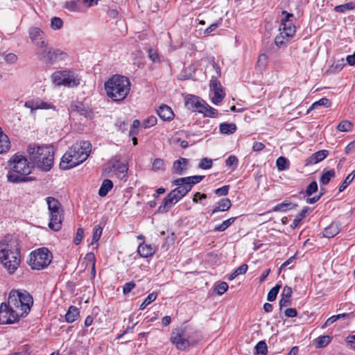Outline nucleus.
<instances>
[{
	"mask_svg": "<svg viewBox=\"0 0 355 355\" xmlns=\"http://www.w3.org/2000/svg\"><path fill=\"white\" fill-rule=\"evenodd\" d=\"M7 182L14 184L26 183L36 180L35 177L30 176L33 166L26 156L19 152L12 155L7 162Z\"/></svg>",
	"mask_w": 355,
	"mask_h": 355,
	"instance_id": "nucleus-1",
	"label": "nucleus"
},
{
	"mask_svg": "<svg viewBox=\"0 0 355 355\" xmlns=\"http://www.w3.org/2000/svg\"><path fill=\"white\" fill-rule=\"evenodd\" d=\"M92 144L89 141H80L73 144L62 155L60 163L62 170H69L83 162L89 157Z\"/></svg>",
	"mask_w": 355,
	"mask_h": 355,
	"instance_id": "nucleus-2",
	"label": "nucleus"
},
{
	"mask_svg": "<svg viewBox=\"0 0 355 355\" xmlns=\"http://www.w3.org/2000/svg\"><path fill=\"white\" fill-rule=\"evenodd\" d=\"M28 159L33 168L37 167L42 171H51L54 163V149L51 145L40 146L29 144L27 147Z\"/></svg>",
	"mask_w": 355,
	"mask_h": 355,
	"instance_id": "nucleus-3",
	"label": "nucleus"
},
{
	"mask_svg": "<svg viewBox=\"0 0 355 355\" xmlns=\"http://www.w3.org/2000/svg\"><path fill=\"white\" fill-rule=\"evenodd\" d=\"M130 81L125 76L114 74L104 84L107 96L114 102L123 101L130 91Z\"/></svg>",
	"mask_w": 355,
	"mask_h": 355,
	"instance_id": "nucleus-4",
	"label": "nucleus"
},
{
	"mask_svg": "<svg viewBox=\"0 0 355 355\" xmlns=\"http://www.w3.org/2000/svg\"><path fill=\"white\" fill-rule=\"evenodd\" d=\"M0 262L9 274H14L21 263L18 245L15 242L0 241Z\"/></svg>",
	"mask_w": 355,
	"mask_h": 355,
	"instance_id": "nucleus-5",
	"label": "nucleus"
},
{
	"mask_svg": "<svg viewBox=\"0 0 355 355\" xmlns=\"http://www.w3.org/2000/svg\"><path fill=\"white\" fill-rule=\"evenodd\" d=\"M187 327L181 325L174 328L171 334L170 342L176 347L179 351H187L191 347L197 345L201 340V335H186Z\"/></svg>",
	"mask_w": 355,
	"mask_h": 355,
	"instance_id": "nucleus-6",
	"label": "nucleus"
},
{
	"mask_svg": "<svg viewBox=\"0 0 355 355\" xmlns=\"http://www.w3.org/2000/svg\"><path fill=\"white\" fill-rule=\"evenodd\" d=\"M282 15L285 17L281 20L279 28V34L275 38V44L279 48L286 46L294 37L296 32V27L291 19L294 17V15L286 10H282Z\"/></svg>",
	"mask_w": 355,
	"mask_h": 355,
	"instance_id": "nucleus-7",
	"label": "nucleus"
},
{
	"mask_svg": "<svg viewBox=\"0 0 355 355\" xmlns=\"http://www.w3.org/2000/svg\"><path fill=\"white\" fill-rule=\"evenodd\" d=\"M46 201L48 205L50 218L49 227L55 232H58L62 228V223L64 218L62 205L58 199L53 197H47Z\"/></svg>",
	"mask_w": 355,
	"mask_h": 355,
	"instance_id": "nucleus-8",
	"label": "nucleus"
},
{
	"mask_svg": "<svg viewBox=\"0 0 355 355\" xmlns=\"http://www.w3.org/2000/svg\"><path fill=\"white\" fill-rule=\"evenodd\" d=\"M37 58L46 65H52L60 60H64L67 53L58 49L50 48L48 43L36 48Z\"/></svg>",
	"mask_w": 355,
	"mask_h": 355,
	"instance_id": "nucleus-9",
	"label": "nucleus"
},
{
	"mask_svg": "<svg viewBox=\"0 0 355 355\" xmlns=\"http://www.w3.org/2000/svg\"><path fill=\"white\" fill-rule=\"evenodd\" d=\"M52 257L51 252L47 248H39L31 252L28 263L33 270H42L50 264Z\"/></svg>",
	"mask_w": 355,
	"mask_h": 355,
	"instance_id": "nucleus-10",
	"label": "nucleus"
},
{
	"mask_svg": "<svg viewBox=\"0 0 355 355\" xmlns=\"http://www.w3.org/2000/svg\"><path fill=\"white\" fill-rule=\"evenodd\" d=\"M212 67L215 71V74L211 76L209 82V88L210 91L214 93L211 102L214 105H218L223 100L225 94L220 83L218 80V78L221 76L220 67L216 62H213Z\"/></svg>",
	"mask_w": 355,
	"mask_h": 355,
	"instance_id": "nucleus-11",
	"label": "nucleus"
},
{
	"mask_svg": "<svg viewBox=\"0 0 355 355\" xmlns=\"http://www.w3.org/2000/svg\"><path fill=\"white\" fill-rule=\"evenodd\" d=\"M53 82L56 85L74 87L80 84V80L71 71H56L52 76Z\"/></svg>",
	"mask_w": 355,
	"mask_h": 355,
	"instance_id": "nucleus-12",
	"label": "nucleus"
},
{
	"mask_svg": "<svg viewBox=\"0 0 355 355\" xmlns=\"http://www.w3.org/2000/svg\"><path fill=\"white\" fill-rule=\"evenodd\" d=\"M20 318L19 311L10 307L6 302L0 304V324L16 323Z\"/></svg>",
	"mask_w": 355,
	"mask_h": 355,
	"instance_id": "nucleus-13",
	"label": "nucleus"
},
{
	"mask_svg": "<svg viewBox=\"0 0 355 355\" xmlns=\"http://www.w3.org/2000/svg\"><path fill=\"white\" fill-rule=\"evenodd\" d=\"M19 315L21 318L26 317L30 312L33 304L32 295L26 291H20Z\"/></svg>",
	"mask_w": 355,
	"mask_h": 355,
	"instance_id": "nucleus-14",
	"label": "nucleus"
},
{
	"mask_svg": "<svg viewBox=\"0 0 355 355\" xmlns=\"http://www.w3.org/2000/svg\"><path fill=\"white\" fill-rule=\"evenodd\" d=\"M205 103L204 100L195 95L189 94L185 98V105L192 112L201 114V111L205 109Z\"/></svg>",
	"mask_w": 355,
	"mask_h": 355,
	"instance_id": "nucleus-15",
	"label": "nucleus"
},
{
	"mask_svg": "<svg viewBox=\"0 0 355 355\" xmlns=\"http://www.w3.org/2000/svg\"><path fill=\"white\" fill-rule=\"evenodd\" d=\"M71 112H76L86 119L92 120L94 118V112L87 104L83 102L72 103L70 106Z\"/></svg>",
	"mask_w": 355,
	"mask_h": 355,
	"instance_id": "nucleus-16",
	"label": "nucleus"
},
{
	"mask_svg": "<svg viewBox=\"0 0 355 355\" xmlns=\"http://www.w3.org/2000/svg\"><path fill=\"white\" fill-rule=\"evenodd\" d=\"M28 33L32 42L37 48H39L40 46H44L47 43L45 33L40 28L31 27Z\"/></svg>",
	"mask_w": 355,
	"mask_h": 355,
	"instance_id": "nucleus-17",
	"label": "nucleus"
},
{
	"mask_svg": "<svg viewBox=\"0 0 355 355\" xmlns=\"http://www.w3.org/2000/svg\"><path fill=\"white\" fill-rule=\"evenodd\" d=\"M173 184L178 186L176 188L172 190V191L178 196L181 200L192 189L187 181L184 180V178H180L173 181Z\"/></svg>",
	"mask_w": 355,
	"mask_h": 355,
	"instance_id": "nucleus-18",
	"label": "nucleus"
},
{
	"mask_svg": "<svg viewBox=\"0 0 355 355\" xmlns=\"http://www.w3.org/2000/svg\"><path fill=\"white\" fill-rule=\"evenodd\" d=\"M180 200L172 191L163 199L162 204L158 207V212L166 213L171 208Z\"/></svg>",
	"mask_w": 355,
	"mask_h": 355,
	"instance_id": "nucleus-19",
	"label": "nucleus"
},
{
	"mask_svg": "<svg viewBox=\"0 0 355 355\" xmlns=\"http://www.w3.org/2000/svg\"><path fill=\"white\" fill-rule=\"evenodd\" d=\"M189 160L187 158L179 157L173 162L171 171L173 174L182 175L188 170Z\"/></svg>",
	"mask_w": 355,
	"mask_h": 355,
	"instance_id": "nucleus-20",
	"label": "nucleus"
},
{
	"mask_svg": "<svg viewBox=\"0 0 355 355\" xmlns=\"http://www.w3.org/2000/svg\"><path fill=\"white\" fill-rule=\"evenodd\" d=\"M112 168L116 172L119 179L127 180L128 168L126 164L121 162L119 159H115L112 164Z\"/></svg>",
	"mask_w": 355,
	"mask_h": 355,
	"instance_id": "nucleus-21",
	"label": "nucleus"
},
{
	"mask_svg": "<svg viewBox=\"0 0 355 355\" xmlns=\"http://www.w3.org/2000/svg\"><path fill=\"white\" fill-rule=\"evenodd\" d=\"M157 114L164 121H171L174 118V113L172 109L165 104H162L159 107Z\"/></svg>",
	"mask_w": 355,
	"mask_h": 355,
	"instance_id": "nucleus-22",
	"label": "nucleus"
},
{
	"mask_svg": "<svg viewBox=\"0 0 355 355\" xmlns=\"http://www.w3.org/2000/svg\"><path fill=\"white\" fill-rule=\"evenodd\" d=\"M293 290L291 286H285L281 294V299L279 300V309L282 310L283 307L289 306L291 304V297L292 296Z\"/></svg>",
	"mask_w": 355,
	"mask_h": 355,
	"instance_id": "nucleus-23",
	"label": "nucleus"
},
{
	"mask_svg": "<svg viewBox=\"0 0 355 355\" xmlns=\"http://www.w3.org/2000/svg\"><path fill=\"white\" fill-rule=\"evenodd\" d=\"M329 155L327 150H320L309 156L306 160V165H313L324 159Z\"/></svg>",
	"mask_w": 355,
	"mask_h": 355,
	"instance_id": "nucleus-24",
	"label": "nucleus"
},
{
	"mask_svg": "<svg viewBox=\"0 0 355 355\" xmlns=\"http://www.w3.org/2000/svg\"><path fill=\"white\" fill-rule=\"evenodd\" d=\"M156 249L155 246L150 244H146L144 242L139 244L137 248V252L140 257L144 258H148L152 257L155 253Z\"/></svg>",
	"mask_w": 355,
	"mask_h": 355,
	"instance_id": "nucleus-25",
	"label": "nucleus"
},
{
	"mask_svg": "<svg viewBox=\"0 0 355 355\" xmlns=\"http://www.w3.org/2000/svg\"><path fill=\"white\" fill-rule=\"evenodd\" d=\"M340 223L337 221L332 222L329 226L323 230V236L326 238H333L340 232Z\"/></svg>",
	"mask_w": 355,
	"mask_h": 355,
	"instance_id": "nucleus-26",
	"label": "nucleus"
},
{
	"mask_svg": "<svg viewBox=\"0 0 355 355\" xmlns=\"http://www.w3.org/2000/svg\"><path fill=\"white\" fill-rule=\"evenodd\" d=\"M231 207L232 202L229 198H222L216 204L215 207L211 211V214L213 215L218 211H227L231 208Z\"/></svg>",
	"mask_w": 355,
	"mask_h": 355,
	"instance_id": "nucleus-27",
	"label": "nucleus"
},
{
	"mask_svg": "<svg viewBox=\"0 0 355 355\" xmlns=\"http://www.w3.org/2000/svg\"><path fill=\"white\" fill-rule=\"evenodd\" d=\"M20 299V291L12 290L8 295L7 304H9L10 307H13V309L15 308L16 310L18 311L19 309V301Z\"/></svg>",
	"mask_w": 355,
	"mask_h": 355,
	"instance_id": "nucleus-28",
	"label": "nucleus"
},
{
	"mask_svg": "<svg viewBox=\"0 0 355 355\" xmlns=\"http://www.w3.org/2000/svg\"><path fill=\"white\" fill-rule=\"evenodd\" d=\"M10 141L8 137L3 132L0 127V154L7 153L10 149Z\"/></svg>",
	"mask_w": 355,
	"mask_h": 355,
	"instance_id": "nucleus-29",
	"label": "nucleus"
},
{
	"mask_svg": "<svg viewBox=\"0 0 355 355\" xmlns=\"http://www.w3.org/2000/svg\"><path fill=\"white\" fill-rule=\"evenodd\" d=\"M80 317V311L75 306H70L65 314V320L68 323H72Z\"/></svg>",
	"mask_w": 355,
	"mask_h": 355,
	"instance_id": "nucleus-30",
	"label": "nucleus"
},
{
	"mask_svg": "<svg viewBox=\"0 0 355 355\" xmlns=\"http://www.w3.org/2000/svg\"><path fill=\"white\" fill-rule=\"evenodd\" d=\"M297 206V204L292 203L287 200H284V202L276 205L271 210V211L278 212L282 211L285 212L288 210H291L295 209Z\"/></svg>",
	"mask_w": 355,
	"mask_h": 355,
	"instance_id": "nucleus-31",
	"label": "nucleus"
},
{
	"mask_svg": "<svg viewBox=\"0 0 355 355\" xmlns=\"http://www.w3.org/2000/svg\"><path fill=\"white\" fill-rule=\"evenodd\" d=\"M331 102L326 97H323L318 101L314 102L309 108L306 110V114H309L311 111L318 109V107L323 106L324 107H330Z\"/></svg>",
	"mask_w": 355,
	"mask_h": 355,
	"instance_id": "nucleus-32",
	"label": "nucleus"
},
{
	"mask_svg": "<svg viewBox=\"0 0 355 355\" xmlns=\"http://www.w3.org/2000/svg\"><path fill=\"white\" fill-rule=\"evenodd\" d=\"M331 340L332 336H320L313 340V343L317 349H321L327 347Z\"/></svg>",
	"mask_w": 355,
	"mask_h": 355,
	"instance_id": "nucleus-33",
	"label": "nucleus"
},
{
	"mask_svg": "<svg viewBox=\"0 0 355 355\" xmlns=\"http://www.w3.org/2000/svg\"><path fill=\"white\" fill-rule=\"evenodd\" d=\"M310 211H311V209L310 207H304L293 219L291 227L293 229H295L299 225L300 222L306 217V214Z\"/></svg>",
	"mask_w": 355,
	"mask_h": 355,
	"instance_id": "nucleus-34",
	"label": "nucleus"
},
{
	"mask_svg": "<svg viewBox=\"0 0 355 355\" xmlns=\"http://www.w3.org/2000/svg\"><path fill=\"white\" fill-rule=\"evenodd\" d=\"M268 63V57L266 53H260L257 58L256 69L259 71H264Z\"/></svg>",
	"mask_w": 355,
	"mask_h": 355,
	"instance_id": "nucleus-35",
	"label": "nucleus"
},
{
	"mask_svg": "<svg viewBox=\"0 0 355 355\" xmlns=\"http://www.w3.org/2000/svg\"><path fill=\"white\" fill-rule=\"evenodd\" d=\"M113 187V182L112 180L109 179H105L101 186L100 187V189L98 190V195L101 197H105L107 196L108 192L112 189Z\"/></svg>",
	"mask_w": 355,
	"mask_h": 355,
	"instance_id": "nucleus-36",
	"label": "nucleus"
},
{
	"mask_svg": "<svg viewBox=\"0 0 355 355\" xmlns=\"http://www.w3.org/2000/svg\"><path fill=\"white\" fill-rule=\"evenodd\" d=\"M40 101V98L38 97L30 99L25 102L24 106L26 108L30 109L31 114L34 115L35 114L36 110H39Z\"/></svg>",
	"mask_w": 355,
	"mask_h": 355,
	"instance_id": "nucleus-37",
	"label": "nucleus"
},
{
	"mask_svg": "<svg viewBox=\"0 0 355 355\" xmlns=\"http://www.w3.org/2000/svg\"><path fill=\"white\" fill-rule=\"evenodd\" d=\"M220 132L224 135H232L236 130V125L234 123H222L219 126Z\"/></svg>",
	"mask_w": 355,
	"mask_h": 355,
	"instance_id": "nucleus-38",
	"label": "nucleus"
},
{
	"mask_svg": "<svg viewBox=\"0 0 355 355\" xmlns=\"http://www.w3.org/2000/svg\"><path fill=\"white\" fill-rule=\"evenodd\" d=\"M236 217H231L225 220H224L222 223L216 225L214 228V232H224L226 230L230 225H232L236 220Z\"/></svg>",
	"mask_w": 355,
	"mask_h": 355,
	"instance_id": "nucleus-39",
	"label": "nucleus"
},
{
	"mask_svg": "<svg viewBox=\"0 0 355 355\" xmlns=\"http://www.w3.org/2000/svg\"><path fill=\"white\" fill-rule=\"evenodd\" d=\"M345 63L343 59L335 61L328 69L327 73L335 74L340 72L345 67Z\"/></svg>",
	"mask_w": 355,
	"mask_h": 355,
	"instance_id": "nucleus-40",
	"label": "nucleus"
},
{
	"mask_svg": "<svg viewBox=\"0 0 355 355\" xmlns=\"http://www.w3.org/2000/svg\"><path fill=\"white\" fill-rule=\"evenodd\" d=\"M336 172L333 168L328 171H324L320 177V182L323 185H327L329 184L331 179L334 178Z\"/></svg>",
	"mask_w": 355,
	"mask_h": 355,
	"instance_id": "nucleus-41",
	"label": "nucleus"
},
{
	"mask_svg": "<svg viewBox=\"0 0 355 355\" xmlns=\"http://www.w3.org/2000/svg\"><path fill=\"white\" fill-rule=\"evenodd\" d=\"M318 189V184L315 181H312L306 188L305 191H301L300 193L304 195V197H309L315 193Z\"/></svg>",
	"mask_w": 355,
	"mask_h": 355,
	"instance_id": "nucleus-42",
	"label": "nucleus"
},
{
	"mask_svg": "<svg viewBox=\"0 0 355 355\" xmlns=\"http://www.w3.org/2000/svg\"><path fill=\"white\" fill-rule=\"evenodd\" d=\"M201 114L205 117L216 118L218 115V112L216 109L211 107L206 103L205 109L201 111Z\"/></svg>",
	"mask_w": 355,
	"mask_h": 355,
	"instance_id": "nucleus-43",
	"label": "nucleus"
},
{
	"mask_svg": "<svg viewBox=\"0 0 355 355\" xmlns=\"http://www.w3.org/2000/svg\"><path fill=\"white\" fill-rule=\"evenodd\" d=\"M354 178H355V170L352 171L346 177V178L343 181L341 184L339 186L338 191L340 193L343 191L349 185V184L354 180Z\"/></svg>",
	"mask_w": 355,
	"mask_h": 355,
	"instance_id": "nucleus-44",
	"label": "nucleus"
},
{
	"mask_svg": "<svg viewBox=\"0 0 355 355\" xmlns=\"http://www.w3.org/2000/svg\"><path fill=\"white\" fill-rule=\"evenodd\" d=\"M355 9V3L348 2L342 5L335 6L334 10L338 12L345 13L347 10Z\"/></svg>",
	"mask_w": 355,
	"mask_h": 355,
	"instance_id": "nucleus-45",
	"label": "nucleus"
},
{
	"mask_svg": "<svg viewBox=\"0 0 355 355\" xmlns=\"http://www.w3.org/2000/svg\"><path fill=\"white\" fill-rule=\"evenodd\" d=\"M205 177V175H196L193 176L184 177V180L187 181V183L189 184V185L191 186V188L192 189L195 184H197L203 180Z\"/></svg>",
	"mask_w": 355,
	"mask_h": 355,
	"instance_id": "nucleus-46",
	"label": "nucleus"
},
{
	"mask_svg": "<svg viewBox=\"0 0 355 355\" xmlns=\"http://www.w3.org/2000/svg\"><path fill=\"white\" fill-rule=\"evenodd\" d=\"M254 355H266L268 353V347L265 341L261 340L255 346Z\"/></svg>",
	"mask_w": 355,
	"mask_h": 355,
	"instance_id": "nucleus-47",
	"label": "nucleus"
},
{
	"mask_svg": "<svg viewBox=\"0 0 355 355\" xmlns=\"http://www.w3.org/2000/svg\"><path fill=\"white\" fill-rule=\"evenodd\" d=\"M276 166L279 171H284L289 167V161L285 157H279L277 159Z\"/></svg>",
	"mask_w": 355,
	"mask_h": 355,
	"instance_id": "nucleus-48",
	"label": "nucleus"
},
{
	"mask_svg": "<svg viewBox=\"0 0 355 355\" xmlns=\"http://www.w3.org/2000/svg\"><path fill=\"white\" fill-rule=\"evenodd\" d=\"M148 56L153 62L159 63L162 62V56L159 55L157 51L152 48L148 50Z\"/></svg>",
	"mask_w": 355,
	"mask_h": 355,
	"instance_id": "nucleus-49",
	"label": "nucleus"
},
{
	"mask_svg": "<svg viewBox=\"0 0 355 355\" xmlns=\"http://www.w3.org/2000/svg\"><path fill=\"white\" fill-rule=\"evenodd\" d=\"M207 198V194L202 193L200 192H196L193 197V202L195 203H199L202 206H205L207 203L206 201Z\"/></svg>",
	"mask_w": 355,
	"mask_h": 355,
	"instance_id": "nucleus-50",
	"label": "nucleus"
},
{
	"mask_svg": "<svg viewBox=\"0 0 355 355\" xmlns=\"http://www.w3.org/2000/svg\"><path fill=\"white\" fill-rule=\"evenodd\" d=\"M225 165L234 171L239 165V159L236 156L234 155H230L225 160Z\"/></svg>",
	"mask_w": 355,
	"mask_h": 355,
	"instance_id": "nucleus-51",
	"label": "nucleus"
},
{
	"mask_svg": "<svg viewBox=\"0 0 355 355\" xmlns=\"http://www.w3.org/2000/svg\"><path fill=\"white\" fill-rule=\"evenodd\" d=\"M281 288V284H277L268 292L267 295V300L268 302H273L276 300L277 294Z\"/></svg>",
	"mask_w": 355,
	"mask_h": 355,
	"instance_id": "nucleus-52",
	"label": "nucleus"
},
{
	"mask_svg": "<svg viewBox=\"0 0 355 355\" xmlns=\"http://www.w3.org/2000/svg\"><path fill=\"white\" fill-rule=\"evenodd\" d=\"M157 297V294L155 292L150 293L139 306V310H144L148 304L154 302Z\"/></svg>",
	"mask_w": 355,
	"mask_h": 355,
	"instance_id": "nucleus-53",
	"label": "nucleus"
},
{
	"mask_svg": "<svg viewBox=\"0 0 355 355\" xmlns=\"http://www.w3.org/2000/svg\"><path fill=\"white\" fill-rule=\"evenodd\" d=\"M80 1H81V0H71L67 1L65 3L64 8L72 12L79 11L80 6H79L78 3Z\"/></svg>",
	"mask_w": 355,
	"mask_h": 355,
	"instance_id": "nucleus-54",
	"label": "nucleus"
},
{
	"mask_svg": "<svg viewBox=\"0 0 355 355\" xmlns=\"http://www.w3.org/2000/svg\"><path fill=\"white\" fill-rule=\"evenodd\" d=\"M152 170L157 171L159 170H165V164L164 159L161 158H156L152 163Z\"/></svg>",
	"mask_w": 355,
	"mask_h": 355,
	"instance_id": "nucleus-55",
	"label": "nucleus"
},
{
	"mask_svg": "<svg viewBox=\"0 0 355 355\" xmlns=\"http://www.w3.org/2000/svg\"><path fill=\"white\" fill-rule=\"evenodd\" d=\"M223 24V19L219 18L216 22L211 24L209 27H207L205 31L204 34L205 35H209L211 34L213 31H214L217 28Z\"/></svg>",
	"mask_w": 355,
	"mask_h": 355,
	"instance_id": "nucleus-56",
	"label": "nucleus"
},
{
	"mask_svg": "<svg viewBox=\"0 0 355 355\" xmlns=\"http://www.w3.org/2000/svg\"><path fill=\"white\" fill-rule=\"evenodd\" d=\"M213 161L207 157H203L200 159L198 168L204 170L209 169L212 167Z\"/></svg>",
	"mask_w": 355,
	"mask_h": 355,
	"instance_id": "nucleus-57",
	"label": "nucleus"
},
{
	"mask_svg": "<svg viewBox=\"0 0 355 355\" xmlns=\"http://www.w3.org/2000/svg\"><path fill=\"white\" fill-rule=\"evenodd\" d=\"M353 127L352 123L349 121H342L339 123L337 128L340 132H349Z\"/></svg>",
	"mask_w": 355,
	"mask_h": 355,
	"instance_id": "nucleus-58",
	"label": "nucleus"
},
{
	"mask_svg": "<svg viewBox=\"0 0 355 355\" xmlns=\"http://www.w3.org/2000/svg\"><path fill=\"white\" fill-rule=\"evenodd\" d=\"M157 117L155 116L151 115L144 120L141 125L144 128H148L154 126L157 123Z\"/></svg>",
	"mask_w": 355,
	"mask_h": 355,
	"instance_id": "nucleus-59",
	"label": "nucleus"
},
{
	"mask_svg": "<svg viewBox=\"0 0 355 355\" xmlns=\"http://www.w3.org/2000/svg\"><path fill=\"white\" fill-rule=\"evenodd\" d=\"M140 125L141 123L138 119L134 120L129 130V136H137L139 134V128Z\"/></svg>",
	"mask_w": 355,
	"mask_h": 355,
	"instance_id": "nucleus-60",
	"label": "nucleus"
},
{
	"mask_svg": "<svg viewBox=\"0 0 355 355\" xmlns=\"http://www.w3.org/2000/svg\"><path fill=\"white\" fill-rule=\"evenodd\" d=\"M228 289V284L225 282H221L216 284L214 288V291L218 295H221L225 293Z\"/></svg>",
	"mask_w": 355,
	"mask_h": 355,
	"instance_id": "nucleus-61",
	"label": "nucleus"
},
{
	"mask_svg": "<svg viewBox=\"0 0 355 355\" xmlns=\"http://www.w3.org/2000/svg\"><path fill=\"white\" fill-rule=\"evenodd\" d=\"M63 26V21L60 18L57 17H54L51 19V27L53 30H58L61 28Z\"/></svg>",
	"mask_w": 355,
	"mask_h": 355,
	"instance_id": "nucleus-62",
	"label": "nucleus"
},
{
	"mask_svg": "<svg viewBox=\"0 0 355 355\" xmlns=\"http://www.w3.org/2000/svg\"><path fill=\"white\" fill-rule=\"evenodd\" d=\"M39 110H53L56 111V107L51 103L46 102L40 98Z\"/></svg>",
	"mask_w": 355,
	"mask_h": 355,
	"instance_id": "nucleus-63",
	"label": "nucleus"
},
{
	"mask_svg": "<svg viewBox=\"0 0 355 355\" xmlns=\"http://www.w3.org/2000/svg\"><path fill=\"white\" fill-rule=\"evenodd\" d=\"M230 185H224L214 190V193L218 196H225L228 194Z\"/></svg>",
	"mask_w": 355,
	"mask_h": 355,
	"instance_id": "nucleus-64",
	"label": "nucleus"
}]
</instances>
